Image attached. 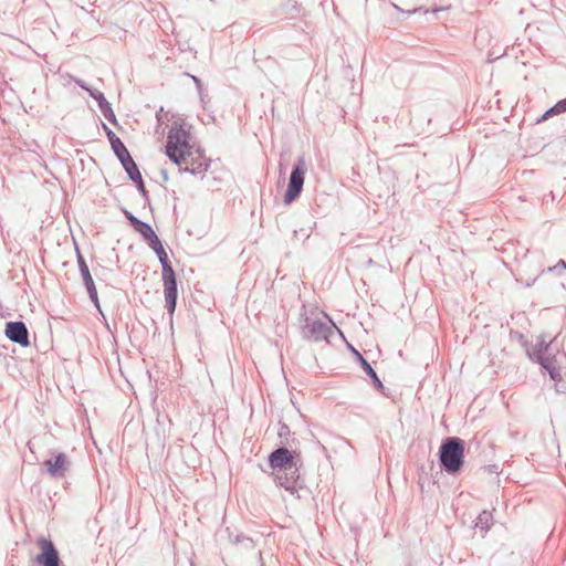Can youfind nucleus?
<instances>
[{
    "instance_id": "4be33fe9",
    "label": "nucleus",
    "mask_w": 566,
    "mask_h": 566,
    "mask_svg": "<svg viewBox=\"0 0 566 566\" xmlns=\"http://www.w3.org/2000/svg\"><path fill=\"white\" fill-rule=\"evenodd\" d=\"M111 147L119 161H123L130 156L128 149L120 139H117V142L114 144H111Z\"/></svg>"
},
{
    "instance_id": "20e7f679",
    "label": "nucleus",
    "mask_w": 566,
    "mask_h": 566,
    "mask_svg": "<svg viewBox=\"0 0 566 566\" xmlns=\"http://www.w3.org/2000/svg\"><path fill=\"white\" fill-rule=\"evenodd\" d=\"M269 464L275 472L293 469V473H295V471H300L302 461L298 452L280 447L270 453Z\"/></svg>"
},
{
    "instance_id": "ddd939ff",
    "label": "nucleus",
    "mask_w": 566,
    "mask_h": 566,
    "mask_svg": "<svg viewBox=\"0 0 566 566\" xmlns=\"http://www.w3.org/2000/svg\"><path fill=\"white\" fill-rule=\"evenodd\" d=\"M148 247L156 253L161 264V273H168L169 271H174L160 239H158Z\"/></svg>"
},
{
    "instance_id": "f3484780",
    "label": "nucleus",
    "mask_w": 566,
    "mask_h": 566,
    "mask_svg": "<svg viewBox=\"0 0 566 566\" xmlns=\"http://www.w3.org/2000/svg\"><path fill=\"white\" fill-rule=\"evenodd\" d=\"M551 343H547L545 339H541L532 349V352H528V356L534 361L542 360L543 358L549 356L548 349H549Z\"/></svg>"
},
{
    "instance_id": "7c9ffc66",
    "label": "nucleus",
    "mask_w": 566,
    "mask_h": 566,
    "mask_svg": "<svg viewBox=\"0 0 566 566\" xmlns=\"http://www.w3.org/2000/svg\"><path fill=\"white\" fill-rule=\"evenodd\" d=\"M560 112V113H565L566 112V97L558 101L556 104H555V109L554 112Z\"/></svg>"
},
{
    "instance_id": "423d86ee",
    "label": "nucleus",
    "mask_w": 566,
    "mask_h": 566,
    "mask_svg": "<svg viewBox=\"0 0 566 566\" xmlns=\"http://www.w3.org/2000/svg\"><path fill=\"white\" fill-rule=\"evenodd\" d=\"M161 279H163V285H164L165 307L167 308L170 321H172V316L176 311L177 298H178L176 273H175V271H169L168 273H161Z\"/></svg>"
},
{
    "instance_id": "a878e982",
    "label": "nucleus",
    "mask_w": 566,
    "mask_h": 566,
    "mask_svg": "<svg viewBox=\"0 0 566 566\" xmlns=\"http://www.w3.org/2000/svg\"><path fill=\"white\" fill-rule=\"evenodd\" d=\"M103 129H104V132H105V134H106V136H107V139H108L109 144H114V143H116V142H117V139H120V138H119V137H117V136L115 135V133H114V132H113L108 126H106L105 124H103Z\"/></svg>"
},
{
    "instance_id": "f03ea898",
    "label": "nucleus",
    "mask_w": 566,
    "mask_h": 566,
    "mask_svg": "<svg viewBox=\"0 0 566 566\" xmlns=\"http://www.w3.org/2000/svg\"><path fill=\"white\" fill-rule=\"evenodd\" d=\"M189 148V132L174 123L167 135L166 155L172 163L180 166L186 163L185 155Z\"/></svg>"
},
{
    "instance_id": "f257e3e1",
    "label": "nucleus",
    "mask_w": 566,
    "mask_h": 566,
    "mask_svg": "<svg viewBox=\"0 0 566 566\" xmlns=\"http://www.w3.org/2000/svg\"><path fill=\"white\" fill-rule=\"evenodd\" d=\"M440 468L448 474H457L464 464V441L450 437L442 441L439 448Z\"/></svg>"
},
{
    "instance_id": "393cba45",
    "label": "nucleus",
    "mask_w": 566,
    "mask_h": 566,
    "mask_svg": "<svg viewBox=\"0 0 566 566\" xmlns=\"http://www.w3.org/2000/svg\"><path fill=\"white\" fill-rule=\"evenodd\" d=\"M279 438L281 439V442H284V439H286L291 434L290 427L285 423H281L279 429Z\"/></svg>"
},
{
    "instance_id": "f8f14e48",
    "label": "nucleus",
    "mask_w": 566,
    "mask_h": 566,
    "mask_svg": "<svg viewBox=\"0 0 566 566\" xmlns=\"http://www.w3.org/2000/svg\"><path fill=\"white\" fill-rule=\"evenodd\" d=\"M537 363L541 365L543 369H545L548 373L551 379H553L554 381L562 380L560 366L555 356L549 355L543 358L542 360H538Z\"/></svg>"
},
{
    "instance_id": "0eeeda50",
    "label": "nucleus",
    "mask_w": 566,
    "mask_h": 566,
    "mask_svg": "<svg viewBox=\"0 0 566 566\" xmlns=\"http://www.w3.org/2000/svg\"><path fill=\"white\" fill-rule=\"evenodd\" d=\"M41 553L36 556L35 560L41 566H61L62 562L59 552L53 542L45 537H40L36 542Z\"/></svg>"
},
{
    "instance_id": "c756f323",
    "label": "nucleus",
    "mask_w": 566,
    "mask_h": 566,
    "mask_svg": "<svg viewBox=\"0 0 566 566\" xmlns=\"http://www.w3.org/2000/svg\"><path fill=\"white\" fill-rule=\"evenodd\" d=\"M81 88L85 90L86 92L90 93V91H95L94 88H91L81 78H76V77H71Z\"/></svg>"
},
{
    "instance_id": "473e14b6",
    "label": "nucleus",
    "mask_w": 566,
    "mask_h": 566,
    "mask_svg": "<svg viewBox=\"0 0 566 566\" xmlns=\"http://www.w3.org/2000/svg\"><path fill=\"white\" fill-rule=\"evenodd\" d=\"M366 265H367V266H371V265H374V261H373V259H370V258H369V259L367 260V262H366Z\"/></svg>"
},
{
    "instance_id": "dca6fc26",
    "label": "nucleus",
    "mask_w": 566,
    "mask_h": 566,
    "mask_svg": "<svg viewBox=\"0 0 566 566\" xmlns=\"http://www.w3.org/2000/svg\"><path fill=\"white\" fill-rule=\"evenodd\" d=\"M76 259H77V265H78L80 273L82 275L85 287L90 289L92 286H95V283L93 281V277H92L90 269H88V265L77 248H76Z\"/></svg>"
},
{
    "instance_id": "39448f33",
    "label": "nucleus",
    "mask_w": 566,
    "mask_h": 566,
    "mask_svg": "<svg viewBox=\"0 0 566 566\" xmlns=\"http://www.w3.org/2000/svg\"><path fill=\"white\" fill-rule=\"evenodd\" d=\"M306 169L307 167L304 156L298 157L291 171L287 189L284 195V202L286 205L292 203L300 197L303 190Z\"/></svg>"
},
{
    "instance_id": "a211bd4d",
    "label": "nucleus",
    "mask_w": 566,
    "mask_h": 566,
    "mask_svg": "<svg viewBox=\"0 0 566 566\" xmlns=\"http://www.w3.org/2000/svg\"><path fill=\"white\" fill-rule=\"evenodd\" d=\"M493 522V516L491 512L483 511L479 514L475 522V527L481 531L482 534H485Z\"/></svg>"
},
{
    "instance_id": "7ed1b4c3",
    "label": "nucleus",
    "mask_w": 566,
    "mask_h": 566,
    "mask_svg": "<svg viewBox=\"0 0 566 566\" xmlns=\"http://www.w3.org/2000/svg\"><path fill=\"white\" fill-rule=\"evenodd\" d=\"M335 324L329 321L325 323L317 318L304 317L302 319L301 333L303 338L312 342H329V337L334 334Z\"/></svg>"
},
{
    "instance_id": "6ab92c4d",
    "label": "nucleus",
    "mask_w": 566,
    "mask_h": 566,
    "mask_svg": "<svg viewBox=\"0 0 566 566\" xmlns=\"http://www.w3.org/2000/svg\"><path fill=\"white\" fill-rule=\"evenodd\" d=\"M120 164L130 180L136 179L142 175L132 156L120 161Z\"/></svg>"
},
{
    "instance_id": "aec40b11",
    "label": "nucleus",
    "mask_w": 566,
    "mask_h": 566,
    "mask_svg": "<svg viewBox=\"0 0 566 566\" xmlns=\"http://www.w3.org/2000/svg\"><path fill=\"white\" fill-rule=\"evenodd\" d=\"M227 532L228 538L232 544H242L247 549L253 548V541L250 537H247L243 534H233L229 528H227Z\"/></svg>"
},
{
    "instance_id": "2eb2a0df",
    "label": "nucleus",
    "mask_w": 566,
    "mask_h": 566,
    "mask_svg": "<svg viewBox=\"0 0 566 566\" xmlns=\"http://www.w3.org/2000/svg\"><path fill=\"white\" fill-rule=\"evenodd\" d=\"M133 228L143 237V239L147 242L148 245H150L151 243L159 239L154 229L151 228V226L148 224L147 222L139 220Z\"/></svg>"
},
{
    "instance_id": "2f4dec72",
    "label": "nucleus",
    "mask_w": 566,
    "mask_h": 566,
    "mask_svg": "<svg viewBox=\"0 0 566 566\" xmlns=\"http://www.w3.org/2000/svg\"><path fill=\"white\" fill-rule=\"evenodd\" d=\"M557 266H562V268L566 269V262L564 260H559L557 263Z\"/></svg>"
},
{
    "instance_id": "9d476101",
    "label": "nucleus",
    "mask_w": 566,
    "mask_h": 566,
    "mask_svg": "<svg viewBox=\"0 0 566 566\" xmlns=\"http://www.w3.org/2000/svg\"><path fill=\"white\" fill-rule=\"evenodd\" d=\"M275 480L280 486L284 488L292 494L303 488V482L300 479V471H295V473H293V469L277 471L275 473Z\"/></svg>"
},
{
    "instance_id": "5701e85b",
    "label": "nucleus",
    "mask_w": 566,
    "mask_h": 566,
    "mask_svg": "<svg viewBox=\"0 0 566 566\" xmlns=\"http://www.w3.org/2000/svg\"><path fill=\"white\" fill-rule=\"evenodd\" d=\"M132 181L136 184V187H137L138 191L140 192V195L143 196V198L145 200H148V190L145 187L142 175L139 177H137L136 179H133Z\"/></svg>"
},
{
    "instance_id": "b1692460",
    "label": "nucleus",
    "mask_w": 566,
    "mask_h": 566,
    "mask_svg": "<svg viewBox=\"0 0 566 566\" xmlns=\"http://www.w3.org/2000/svg\"><path fill=\"white\" fill-rule=\"evenodd\" d=\"M87 290V293H88V296H90V300L93 302V304L95 305V307L101 311V307H99V301H98V295H97V290H96V286H92L90 289H86Z\"/></svg>"
},
{
    "instance_id": "412c9836",
    "label": "nucleus",
    "mask_w": 566,
    "mask_h": 566,
    "mask_svg": "<svg viewBox=\"0 0 566 566\" xmlns=\"http://www.w3.org/2000/svg\"><path fill=\"white\" fill-rule=\"evenodd\" d=\"M179 167H180V170H182V171L190 172L192 175H200V174H203L205 171H207L208 164H205L201 161H196V160L191 159L190 165H186L185 167H181V165H180Z\"/></svg>"
},
{
    "instance_id": "72a5a7b5",
    "label": "nucleus",
    "mask_w": 566,
    "mask_h": 566,
    "mask_svg": "<svg viewBox=\"0 0 566 566\" xmlns=\"http://www.w3.org/2000/svg\"><path fill=\"white\" fill-rule=\"evenodd\" d=\"M191 566H193V564H191Z\"/></svg>"
},
{
    "instance_id": "6e6552de",
    "label": "nucleus",
    "mask_w": 566,
    "mask_h": 566,
    "mask_svg": "<svg viewBox=\"0 0 566 566\" xmlns=\"http://www.w3.org/2000/svg\"><path fill=\"white\" fill-rule=\"evenodd\" d=\"M4 334L11 342L22 347L30 345L29 331L25 323L22 321L8 322L6 324Z\"/></svg>"
},
{
    "instance_id": "4468645a",
    "label": "nucleus",
    "mask_w": 566,
    "mask_h": 566,
    "mask_svg": "<svg viewBox=\"0 0 566 566\" xmlns=\"http://www.w3.org/2000/svg\"><path fill=\"white\" fill-rule=\"evenodd\" d=\"M352 349H353L357 360L359 361L361 368L364 369V371L370 377L373 385L377 389H381L384 387L382 382L379 379L377 373L371 367V365L363 357V355L358 350H356L355 348H352Z\"/></svg>"
},
{
    "instance_id": "cd10ccee",
    "label": "nucleus",
    "mask_w": 566,
    "mask_h": 566,
    "mask_svg": "<svg viewBox=\"0 0 566 566\" xmlns=\"http://www.w3.org/2000/svg\"><path fill=\"white\" fill-rule=\"evenodd\" d=\"M555 109V105L552 106L551 108H548L539 118H538V123L541 122H544L546 119H548L549 117L554 116V115H558V114H562L560 112H554Z\"/></svg>"
},
{
    "instance_id": "9b49d317",
    "label": "nucleus",
    "mask_w": 566,
    "mask_h": 566,
    "mask_svg": "<svg viewBox=\"0 0 566 566\" xmlns=\"http://www.w3.org/2000/svg\"><path fill=\"white\" fill-rule=\"evenodd\" d=\"M90 96L97 102L99 111L103 114V116L109 123L116 125L117 124V119H116L115 113H114L111 104L105 98L104 94L102 92L95 90V91H90Z\"/></svg>"
},
{
    "instance_id": "bb28decb",
    "label": "nucleus",
    "mask_w": 566,
    "mask_h": 566,
    "mask_svg": "<svg viewBox=\"0 0 566 566\" xmlns=\"http://www.w3.org/2000/svg\"><path fill=\"white\" fill-rule=\"evenodd\" d=\"M122 212L124 213L125 218L129 221L132 227H135L136 222L139 221L137 217H135L129 210L126 208H122Z\"/></svg>"
},
{
    "instance_id": "1a4fd4ad",
    "label": "nucleus",
    "mask_w": 566,
    "mask_h": 566,
    "mask_svg": "<svg viewBox=\"0 0 566 566\" xmlns=\"http://www.w3.org/2000/svg\"><path fill=\"white\" fill-rule=\"evenodd\" d=\"M71 464L72 462L70 458L63 452H57L54 454V459H48L44 461L48 473L54 479L64 478L66 472L70 470Z\"/></svg>"
},
{
    "instance_id": "c85d7f7f",
    "label": "nucleus",
    "mask_w": 566,
    "mask_h": 566,
    "mask_svg": "<svg viewBox=\"0 0 566 566\" xmlns=\"http://www.w3.org/2000/svg\"><path fill=\"white\" fill-rule=\"evenodd\" d=\"M188 75L192 78L193 83L196 84L198 93H199V96H200V99H201V102H203L205 101V95H203V92H202V83H201L200 78H198L195 75H190V74H188Z\"/></svg>"
}]
</instances>
